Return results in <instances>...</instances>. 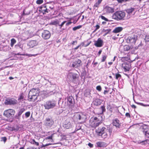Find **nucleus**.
Masks as SVG:
<instances>
[{
  "mask_svg": "<svg viewBox=\"0 0 149 149\" xmlns=\"http://www.w3.org/2000/svg\"><path fill=\"white\" fill-rule=\"evenodd\" d=\"M30 114V113L29 111L25 113V116L26 118L29 116Z\"/></svg>",
  "mask_w": 149,
  "mask_h": 149,
  "instance_id": "a18cd8bd",
  "label": "nucleus"
},
{
  "mask_svg": "<svg viewBox=\"0 0 149 149\" xmlns=\"http://www.w3.org/2000/svg\"><path fill=\"white\" fill-rule=\"evenodd\" d=\"M82 27V26L81 25H78L77 26H75L73 28L72 30L74 31H76V30L79 29L81 28Z\"/></svg>",
  "mask_w": 149,
  "mask_h": 149,
  "instance_id": "473e14b6",
  "label": "nucleus"
},
{
  "mask_svg": "<svg viewBox=\"0 0 149 149\" xmlns=\"http://www.w3.org/2000/svg\"><path fill=\"white\" fill-rule=\"evenodd\" d=\"M101 108L102 110V112H104L105 111L106 109H105V107L104 106H102L101 107Z\"/></svg>",
  "mask_w": 149,
  "mask_h": 149,
  "instance_id": "603ef678",
  "label": "nucleus"
},
{
  "mask_svg": "<svg viewBox=\"0 0 149 149\" xmlns=\"http://www.w3.org/2000/svg\"><path fill=\"white\" fill-rule=\"evenodd\" d=\"M77 74L69 73L68 75V78L71 82H74L78 78Z\"/></svg>",
  "mask_w": 149,
  "mask_h": 149,
  "instance_id": "f8f14e48",
  "label": "nucleus"
},
{
  "mask_svg": "<svg viewBox=\"0 0 149 149\" xmlns=\"http://www.w3.org/2000/svg\"><path fill=\"white\" fill-rule=\"evenodd\" d=\"M107 109L111 112H112L113 111V108L110 105H109L107 106Z\"/></svg>",
  "mask_w": 149,
  "mask_h": 149,
  "instance_id": "c9c22d12",
  "label": "nucleus"
},
{
  "mask_svg": "<svg viewBox=\"0 0 149 149\" xmlns=\"http://www.w3.org/2000/svg\"><path fill=\"white\" fill-rule=\"evenodd\" d=\"M107 58V56L106 55H103L102 57V59L101 60V62H104L106 59Z\"/></svg>",
  "mask_w": 149,
  "mask_h": 149,
  "instance_id": "ea45409f",
  "label": "nucleus"
},
{
  "mask_svg": "<svg viewBox=\"0 0 149 149\" xmlns=\"http://www.w3.org/2000/svg\"><path fill=\"white\" fill-rule=\"evenodd\" d=\"M138 39V36L136 35H133L131 36H129L127 40V43L133 46L135 45L136 41Z\"/></svg>",
  "mask_w": 149,
  "mask_h": 149,
  "instance_id": "39448f33",
  "label": "nucleus"
},
{
  "mask_svg": "<svg viewBox=\"0 0 149 149\" xmlns=\"http://www.w3.org/2000/svg\"><path fill=\"white\" fill-rule=\"evenodd\" d=\"M51 24L52 25H58L59 24V22L58 21H54L53 22H52L51 23Z\"/></svg>",
  "mask_w": 149,
  "mask_h": 149,
  "instance_id": "58836bf2",
  "label": "nucleus"
},
{
  "mask_svg": "<svg viewBox=\"0 0 149 149\" xmlns=\"http://www.w3.org/2000/svg\"><path fill=\"white\" fill-rule=\"evenodd\" d=\"M112 124L116 127L120 128V121L117 118L113 120Z\"/></svg>",
  "mask_w": 149,
  "mask_h": 149,
  "instance_id": "aec40b11",
  "label": "nucleus"
},
{
  "mask_svg": "<svg viewBox=\"0 0 149 149\" xmlns=\"http://www.w3.org/2000/svg\"><path fill=\"white\" fill-rule=\"evenodd\" d=\"M97 62H95L93 63V65H94L95 66L97 64Z\"/></svg>",
  "mask_w": 149,
  "mask_h": 149,
  "instance_id": "774afa93",
  "label": "nucleus"
},
{
  "mask_svg": "<svg viewBox=\"0 0 149 149\" xmlns=\"http://www.w3.org/2000/svg\"><path fill=\"white\" fill-rule=\"evenodd\" d=\"M88 146L92 148L93 147V145L91 143H89L88 144Z\"/></svg>",
  "mask_w": 149,
  "mask_h": 149,
  "instance_id": "4d7b16f0",
  "label": "nucleus"
},
{
  "mask_svg": "<svg viewBox=\"0 0 149 149\" xmlns=\"http://www.w3.org/2000/svg\"><path fill=\"white\" fill-rule=\"evenodd\" d=\"M104 9L107 14L112 13L114 11V8L113 6H106L104 8Z\"/></svg>",
  "mask_w": 149,
  "mask_h": 149,
  "instance_id": "4468645a",
  "label": "nucleus"
},
{
  "mask_svg": "<svg viewBox=\"0 0 149 149\" xmlns=\"http://www.w3.org/2000/svg\"><path fill=\"white\" fill-rule=\"evenodd\" d=\"M107 130L105 127H103L102 128H98L96 130L95 132L98 136H101L103 139H105L109 136Z\"/></svg>",
  "mask_w": 149,
  "mask_h": 149,
  "instance_id": "7ed1b4c3",
  "label": "nucleus"
},
{
  "mask_svg": "<svg viewBox=\"0 0 149 149\" xmlns=\"http://www.w3.org/2000/svg\"><path fill=\"white\" fill-rule=\"evenodd\" d=\"M133 48V46H130L129 45H126L124 47V49L125 51H128Z\"/></svg>",
  "mask_w": 149,
  "mask_h": 149,
  "instance_id": "bb28decb",
  "label": "nucleus"
},
{
  "mask_svg": "<svg viewBox=\"0 0 149 149\" xmlns=\"http://www.w3.org/2000/svg\"><path fill=\"white\" fill-rule=\"evenodd\" d=\"M122 67L124 69L125 72L129 71L130 68V65L126 63H124L123 64Z\"/></svg>",
  "mask_w": 149,
  "mask_h": 149,
  "instance_id": "6ab92c4d",
  "label": "nucleus"
},
{
  "mask_svg": "<svg viewBox=\"0 0 149 149\" xmlns=\"http://www.w3.org/2000/svg\"><path fill=\"white\" fill-rule=\"evenodd\" d=\"M102 0H98L96 2L93 6V8L94 9H96L99 7L100 4L101 3Z\"/></svg>",
  "mask_w": 149,
  "mask_h": 149,
  "instance_id": "5701e85b",
  "label": "nucleus"
},
{
  "mask_svg": "<svg viewBox=\"0 0 149 149\" xmlns=\"http://www.w3.org/2000/svg\"><path fill=\"white\" fill-rule=\"evenodd\" d=\"M111 31V29H107L104 30L103 31L104 33V36H106L107 34L109 33Z\"/></svg>",
  "mask_w": 149,
  "mask_h": 149,
  "instance_id": "7c9ffc66",
  "label": "nucleus"
},
{
  "mask_svg": "<svg viewBox=\"0 0 149 149\" xmlns=\"http://www.w3.org/2000/svg\"><path fill=\"white\" fill-rule=\"evenodd\" d=\"M39 11L40 13H42L44 15L48 13L46 6L44 5H43L40 7Z\"/></svg>",
  "mask_w": 149,
  "mask_h": 149,
  "instance_id": "dca6fc26",
  "label": "nucleus"
},
{
  "mask_svg": "<svg viewBox=\"0 0 149 149\" xmlns=\"http://www.w3.org/2000/svg\"><path fill=\"white\" fill-rule=\"evenodd\" d=\"M96 144L97 147H104L106 146V143L103 141L97 142Z\"/></svg>",
  "mask_w": 149,
  "mask_h": 149,
  "instance_id": "4be33fe9",
  "label": "nucleus"
},
{
  "mask_svg": "<svg viewBox=\"0 0 149 149\" xmlns=\"http://www.w3.org/2000/svg\"><path fill=\"white\" fill-rule=\"evenodd\" d=\"M67 22L66 21H63L60 24H58V26H59L60 28H61V27L63 26L64 24Z\"/></svg>",
  "mask_w": 149,
  "mask_h": 149,
  "instance_id": "79ce46f5",
  "label": "nucleus"
},
{
  "mask_svg": "<svg viewBox=\"0 0 149 149\" xmlns=\"http://www.w3.org/2000/svg\"><path fill=\"white\" fill-rule=\"evenodd\" d=\"M37 55V54H27L26 55V56H28L29 57H31V56H35Z\"/></svg>",
  "mask_w": 149,
  "mask_h": 149,
  "instance_id": "6e6d98bb",
  "label": "nucleus"
},
{
  "mask_svg": "<svg viewBox=\"0 0 149 149\" xmlns=\"http://www.w3.org/2000/svg\"><path fill=\"white\" fill-rule=\"evenodd\" d=\"M77 40L74 41H72V44L73 45L74 43L77 44Z\"/></svg>",
  "mask_w": 149,
  "mask_h": 149,
  "instance_id": "13d9d810",
  "label": "nucleus"
},
{
  "mask_svg": "<svg viewBox=\"0 0 149 149\" xmlns=\"http://www.w3.org/2000/svg\"><path fill=\"white\" fill-rule=\"evenodd\" d=\"M72 23V22L71 21H69V22H68L66 23L65 25L66 26H68L69 25H70Z\"/></svg>",
  "mask_w": 149,
  "mask_h": 149,
  "instance_id": "864d4df0",
  "label": "nucleus"
},
{
  "mask_svg": "<svg viewBox=\"0 0 149 149\" xmlns=\"http://www.w3.org/2000/svg\"><path fill=\"white\" fill-rule=\"evenodd\" d=\"M53 137V134H52L50 136L47 137L46 138V139H52Z\"/></svg>",
  "mask_w": 149,
  "mask_h": 149,
  "instance_id": "8fccbe9b",
  "label": "nucleus"
},
{
  "mask_svg": "<svg viewBox=\"0 0 149 149\" xmlns=\"http://www.w3.org/2000/svg\"><path fill=\"white\" fill-rule=\"evenodd\" d=\"M31 143L33 144L36 145L37 146H38L39 143L38 142H36L35 141L34 139H32L31 141Z\"/></svg>",
  "mask_w": 149,
  "mask_h": 149,
  "instance_id": "e433bc0d",
  "label": "nucleus"
},
{
  "mask_svg": "<svg viewBox=\"0 0 149 149\" xmlns=\"http://www.w3.org/2000/svg\"><path fill=\"white\" fill-rule=\"evenodd\" d=\"M82 116L83 114H78L76 116V118L79 120H82Z\"/></svg>",
  "mask_w": 149,
  "mask_h": 149,
  "instance_id": "f704fd0d",
  "label": "nucleus"
},
{
  "mask_svg": "<svg viewBox=\"0 0 149 149\" xmlns=\"http://www.w3.org/2000/svg\"><path fill=\"white\" fill-rule=\"evenodd\" d=\"M27 149H37V148H34L33 147H30L29 148H27Z\"/></svg>",
  "mask_w": 149,
  "mask_h": 149,
  "instance_id": "0e129e2a",
  "label": "nucleus"
},
{
  "mask_svg": "<svg viewBox=\"0 0 149 149\" xmlns=\"http://www.w3.org/2000/svg\"><path fill=\"white\" fill-rule=\"evenodd\" d=\"M102 117L100 115L97 116L93 117L89 120L90 125L93 127H96L102 123Z\"/></svg>",
  "mask_w": 149,
  "mask_h": 149,
  "instance_id": "f257e3e1",
  "label": "nucleus"
},
{
  "mask_svg": "<svg viewBox=\"0 0 149 149\" xmlns=\"http://www.w3.org/2000/svg\"><path fill=\"white\" fill-rule=\"evenodd\" d=\"M17 100L13 98H8L5 100L4 104L5 105H14L17 103Z\"/></svg>",
  "mask_w": 149,
  "mask_h": 149,
  "instance_id": "9b49d317",
  "label": "nucleus"
},
{
  "mask_svg": "<svg viewBox=\"0 0 149 149\" xmlns=\"http://www.w3.org/2000/svg\"><path fill=\"white\" fill-rule=\"evenodd\" d=\"M107 132H108V134L109 136H110L112 134V132L113 130V128L112 127L109 126L107 127V128L106 129Z\"/></svg>",
  "mask_w": 149,
  "mask_h": 149,
  "instance_id": "a878e982",
  "label": "nucleus"
},
{
  "mask_svg": "<svg viewBox=\"0 0 149 149\" xmlns=\"http://www.w3.org/2000/svg\"><path fill=\"white\" fill-rule=\"evenodd\" d=\"M134 8H130L127 9L126 11L129 14L132 13L134 10Z\"/></svg>",
  "mask_w": 149,
  "mask_h": 149,
  "instance_id": "c85d7f7f",
  "label": "nucleus"
},
{
  "mask_svg": "<svg viewBox=\"0 0 149 149\" xmlns=\"http://www.w3.org/2000/svg\"><path fill=\"white\" fill-rule=\"evenodd\" d=\"M9 79H10V80H12V79H13L14 78L13 77H9Z\"/></svg>",
  "mask_w": 149,
  "mask_h": 149,
  "instance_id": "338daca9",
  "label": "nucleus"
},
{
  "mask_svg": "<svg viewBox=\"0 0 149 149\" xmlns=\"http://www.w3.org/2000/svg\"><path fill=\"white\" fill-rule=\"evenodd\" d=\"M109 92V91L107 90H104V95H106Z\"/></svg>",
  "mask_w": 149,
  "mask_h": 149,
  "instance_id": "680f3d73",
  "label": "nucleus"
},
{
  "mask_svg": "<svg viewBox=\"0 0 149 149\" xmlns=\"http://www.w3.org/2000/svg\"><path fill=\"white\" fill-rule=\"evenodd\" d=\"M82 62L79 59H77L72 64V66L74 67L75 66L78 67L81 65Z\"/></svg>",
  "mask_w": 149,
  "mask_h": 149,
  "instance_id": "412c9836",
  "label": "nucleus"
},
{
  "mask_svg": "<svg viewBox=\"0 0 149 149\" xmlns=\"http://www.w3.org/2000/svg\"><path fill=\"white\" fill-rule=\"evenodd\" d=\"M125 115L127 117L129 118H130L131 117L130 114L129 113H125Z\"/></svg>",
  "mask_w": 149,
  "mask_h": 149,
  "instance_id": "3c124183",
  "label": "nucleus"
},
{
  "mask_svg": "<svg viewBox=\"0 0 149 149\" xmlns=\"http://www.w3.org/2000/svg\"><path fill=\"white\" fill-rule=\"evenodd\" d=\"M37 99V97H34V96H31L29 94L28 100L29 101L34 102L35 100Z\"/></svg>",
  "mask_w": 149,
  "mask_h": 149,
  "instance_id": "393cba45",
  "label": "nucleus"
},
{
  "mask_svg": "<svg viewBox=\"0 0 149 149\" xmlns=\"http://www.w3.org/2000/svg\"><path fill=\"white\" fill-rule=\"evenodd\" d=\"M39 90L40 89L38 88H33L29 91V94L31 96H34L37 97L39 95Z\"/></svg>",
  "mask_w": 149,
  "mask_h": 149,
  "instance_id": "6e6552de",
  "label": "nucleus"
},
{
  "mask_svg": "<svg viewBox=\"0 0 149 149\" xmlns=\"http://www.w3.org/2000/svg\"><path fill=\"white\" fill-rule=\"evenodd\" d=\"M123 28L121 27H118L115 28L113 30V32L115 33H117L121 32L123 30Z\"/></svg>",
  "mask_w": 149,
  "mask_h": 149,
  "instance_id": "b1692460",
  "label": "nucleus"
},
{
  "mask_svg": "<svg viewBox=\"0 0 149 149\" xmlns=\"http://www.w3.org/2000/svg\"><path fill=\"white\" fill-rule=\"evenodd\" d=\"M103 45V41L100 38L98 39L97 41L95 42L94 45L97 47H101Z\"/></svg>",
  "mask_w": 149,
  "mask_h": 149,
  "instance_id": "f3484780",
  "label": "nucleus"
},
{
  "mask_svg": "<svg viewBox=\"0 0 149 149\" xmlns=\"http://www.w3.org/2000/svg\"><path fill=\"white\" fill-rule=\"evenodd\" d=\"M51 145H52V143H48V144H46L44 146H48Z\"/></svg>",
  "mask_w": 149,
  "mask_h": 149,
  "instance_id": "e2e57ef3",
  "label": "nucleus"
},
{
  "mask_svg": "<svg viewBox=\"0 0 149 149\" xmlns=\"http://www.w3.org/2000/svg\"><path fill=\"white\" fill-rule=\"evenodd\" d=\"M72 119L67 118L64 122L63 124V127L67 129L70 128L72 126Z\"/></svg>",
  "mask_w": 149,
  "mask_h": 149,
  "instance_id": "0eeeda50",
  "label": "nucleus"
},
{
  "mask_svg": "<svg viewBox=\"0 0 149 149\" xmlns=\"http://www.w3.org/2000/svg\"><path fill=\"white\" fill-rule=\"evenodd\" d=\"M1 141H3L4 142H5L7 140V138L6 137H2L1 138Z\"/></svg>",
  "mask_w": 149,
  "mask_h": 149,
  "instance_id": "09e8293b",
  "label": "nucleus"
},
{
  "mask_svg": "<svg viewBox=\"0 0 149 149\" xmlns=\"http://www.w3.org/2000/svg\"><path fill=\"white\" fill-rule=\"evenodd\" d=\"M131 106L132 108L135 109L136 108V106L134 104L131 105Z\"/></svg>",
  "mask_w": 149,
  "mask_h": 149,
  "instance_id": "052dcab7",
  "label": "nucleus"
},
{
  "mask_svg": "<svg viewBox=\"0 0 149 149\" xmlns=\"http://www.w3.org/2000/svg\"><path fill=\"white\" fill-rule=\"evenodd\" d=\"M100 17L102 19L104 20L107 22L109 21V20L107 18L105 17L104 16L101 15Z\"/></svg>",
  "mask_w": 149,
  "mask_h": 149,
  "instance_id": "37998d69",
  "label": "nucleus"
},
{
  "mask_svg": "<svg viewBox=\"0 0 149 149\" xmlns=\"http://www.w3.org/2000/svg\"><path fill=\"white\" fill-rule=\"evenodd\" d=\"M56 104V103L55 101L49 100L46 102L43 106L45 109L49 110L54 108Z\"/></svg>",
  "mask_w": 149,
  "mask_h": 149,
  "instance_id": "20e7f679",
  "label": "nucleus"
},
{
  "mask_svg": "<svg viewBox=\"0 0 149 149\" xmlns=\"http://www.w3.org/2000/svg\"><path fill=\"white\" fill-rule=\"evenodd\" d=\"M125 16V12L120 10L117 11L113 14L112 18L117 21H119L124 20Z\"/></svg>",
  "mask_w": 149,
  "mask_h": 149,
  "instance_id": "f03ea898",
  "label": "nucleus"
},
{
  "mask_svg": "<svg viewBox=\"0 0 149 149\" xmlns=\"http://www.w3.org/2000/svg\"><path fill=\"white\" fill-rule=\"evenodd\" d=\"M36 40H32L30 41L28 43V45L30 48L33 47L38 45L40 42L41 40L39 37Z\"/></svg>",
  "mask_w": 149,
  "mask_h": 149,
  "instance_id": "9d476101",
  "label": "nucleus"
},
{
  "mask_svg": "<svg viewBox=\"0 0 149 149\" xmlns=\"http://www.w3.org/2000/svg\"><path fill=\"white\" fill-rule=\"evenodd\" d=\"M96 89L98 91H101L102 90V88L99 85L97 86L96 87Z\"/></svg>",
  "mask_w": 149,
  "mask_h": 149,
  "instance_id": "c03bdc74",
  "label": "nucleus"
},
{
  "mask_svg": "<svg viewBox=\"0 0 149 149\" xmlns=\"http://www.w3.org/2000/svg\"><path fill=\"white\" fill-rule=\"evenodd\" d=\"M54 123L53 121L51 119L47 118L45 120V125L47 126H51Z\"/></svg>",
  "mask_w": 149,
  "mask_h": 149,
  "instance_id": "a211bd4d",
  "label": "nucleus"
},
{
  "mask_svg": "<svg viewBox=\"0 0 149 149\" xmlns=\"http://www.w3.org/2000/svg\"><path fill=\"white\" fill-rule=\"evenodd\" d=\"M82 44V46H83V45L84 44V43L82 42L81 43V45H79L78 46H77L76 47H75V48H74V50H75L77 49L81 46V45Z\"/></svg>",
  "mask_w": 149,
  "mask_h": 149,
  "instance_id": "49530a36",
  "label": "nucleus"
},
{
  "mask_svg": "<svg viewBox=\"0 0 149 149\" xmlns=\"http://www.w3.org/2000/svg\"><path fill=\"white\" fill-rule=\"evenodd\" d=\"M25 110L24 108L21 109L18 112V115L19 116H20L22 114Z\"/></svg>",
  "mask_w": 149,
  "mask_h": 149,
  "instance_id": "4c0bfd02",
  "label": "nucleus"
},
{
  "mask_svg": "<svg viewBox=\"0 0 149 149\" xmlns=\"http://www.w3.org/2000/svg\"><path fill=\"white\" fill-rule=\"evenodd\" d=\"M102 52V50H100L98 52V56H99L100 55V54Z\"/></svg>",
  "mask_w": 149,
  "mask_h": 149,
  "instance_id": "bf43d9fd",
  "label": "nucleus"
},
{
  "mask_svg": "<svg viewBox=\"0 0 149 149\" xmlns=\"http://www.w3.org/2000/svg\"><path fill=\"white\" fill-rule=\"evenodd\" d=\"M146 39L147 41L149 42V35L146 36Z\"/></svg>",
  "mask_w": 149,
  "mask_h": 149,
  "instance_id": "5fc2aeb1",
  "label": "nucleus"
},
{
  "mask_svg": "<svg viewBox=\"0 0 149 149\" xmlns=\"http://www.w3.org/2000/svg\"><path fill=\"white\" fill-rule=\"evenodd\" d=\"M68 103L70 107L72 108L74 106V102L72 96H69L67 99Z\"/></svg>",
  "mask_w": 149,
  "mask_h": 149,
  "instance_id": "2eb2a0df",
  "label": "nucleus"
},
{
  "mask_svg": "<svg viewBox=\"0 0 149 149\" xmlns=\"http://www.w3.org/2000/svg\"><path fill=\"white\" fill-rule=\"evenodd\" d=\"M95 27L96 28L95 30L94 31H96L97 29H99L100 28V26L98 24H97L96 25Z\"/></svg>",
  "mask_w": 149,
  "mask_h": 149,
  "instance_id": "de8ad7c7",
  "label": "nucleus"
},
{
  "mask_svg": "<svg viewBox=\"0 0 149 149\" xmlns=\"http://www.w3.org/2000/svg\"><path fill=\"white\" fill-rule=\"evenodd\" d=\"M115 78L116 80L118 79L119 78L120 79L121 78V75L118 73L115 74Z\"/></svg>",
  "mask_w": 149,
  "mask_h": 149,
  "instance_id": "72a5a7b5",
  "label": "nucleus"
},
{
  "mask_svg": "<svg viewBox=\"0 0 149 149\" xmlns=\"http://www.w3.org/2000/svg\"><path fill=\"white\" fill-rule=\"evenodd\" d=\"M42 36L45 40L48 39L51 36V33L48 30H44L42 33Z\"/></svg>",
  "mask_w": 149,
  "mask_h": 149,
  "instance_id": "ddd939ff",
  "label": "nucleus"
},
{
  "mask_svg": "<svg viewBox=\"0 0 149 149\" xmlns=\"http://www.w3.org/2000/svg\"><path fill=\"white\" fill-rule=\"evenodd\" d=\"M81 126L77 128V126H76V129L77 130H78L81 129Z\"/></svg>",
  "mask_w": 149,
  "mask_h": 149,
  "instance_id": "69168bd1",
  "label": "nucleus"
},
{
  "mask_svg": "<svg viewBox=\"0 0 149 149\" xmlns=\"http://www.w3.org/2000/svg\"><path fill=\"white\" fill-rule=\"evenodd\" d=\"M24 98V95L23 93H21L18 98V100L19 101H21V100H23Z\"/></svg>",
  "mask_w": 149,
  "mask_h": 149,
  "instance_id": "2f4dec72",
  "label": "nucleus"
},
{
  "mask_svg": "<svg viewBox=\"0 0 149 149\" xmlns=\"http://www.w3.org/2000/svg\"><path fill=\"white\" fill-rule=\"evenodd\" d=\"M94 104L96 106L100 105L101 103V102L100 99H96L93 102Z\"/></svg>",
  "mask_w": 149,
  "mask_h": 149,
  "instance_id": "cd10ccee",
  "label": "nucleus"
},
{
  "mask_svg": "<svg viewBox=\"0 0 149 149\" xmlns=\"http://www.w3.org/2000/svg\"><path fill=\"white\" fill-rule=\"evenodd\" d=\"M16 42V40L14 38H13L10 40V45L12 47H13L14 44Z\"/></svg>",
  "mask_w": 149,
  "mask_h": 149,
  "instance_id": "c756f323",
  "label": "nucleus"
},
{
  "mask_svg": "<svg viewBox=\"0 0 149 149\" xmlns=\"http://www.w3.org/2000/svg\"><path fill=\"white\" fill-rule=\"evenodd\" d=\"M15 111L12 109H9L5 110L3 112V115L7 118H11L13 117Z\"/></svg>",
  "mask_w": 149,
  "mask_h": 149,
  "instance_id": "423d86ee",
  "label": "nucleus"
},
{
  "mask_svg": "<svg viewBox=\"0 0 149 149\" xmlns=\"http://www.w3.org/2000/svg\"><path fill=\"white\" fill-rule=\"evenodd\" d=\"M143 131L145 136L148 138H149V126L143 125L141 127Z\"/></svg>",
  "mask_w": 149,
  "mask_h": 149,
  "instance_id": "1a4fd4ad",
  "label": "nucleus"
},
{
  "mask_svg": "<svg viewBox=\"0 0 149 149\" xmlns=\"http://www.w3.org/2000/svg\"><path fill=\"white\" fill-rule=\"evenodd\" d=\"M43 2V0H37L36 1V3L38 4H40L42 3Z\"/></svg>",
  "mask_w": 149,
  "mask_h": 149,
  "instance_id": "a19ab883",
  "label": "nucleus"
}]
</instances>
